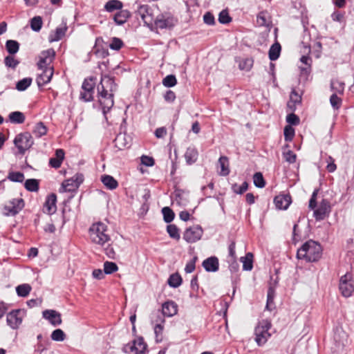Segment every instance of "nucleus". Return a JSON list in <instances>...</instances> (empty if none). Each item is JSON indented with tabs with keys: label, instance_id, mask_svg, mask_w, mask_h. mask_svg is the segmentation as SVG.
Wrapping results in <instances>:
<instances>
[{
	"label": "nucleus",
	"instance_id": "f257e3e1",
	"mask_svg": "<svg viewBox=\"0 0 354 354\" xmlns=\"http://www.w3.org/2000/svg\"><path fill=\"white\" fill-rule=\"evenodd\" d=\"M118 85L113 77L102 75L100 84L97 86L98 102L105 116L114 105V93Z\"/></svg>",
	"mask_w": 354,
	"mask_h": 354
},
{
	"label": "nucleus",
	"instance_id": "f03ea898",
	"mask_svg": "<svg viewBox=\"0 0 354 354\" xmlns=\"http://www.w3.org/2000/svg\"><path fill=\"white\" fill-rule=\"evenodd\" d=\"M322 254L321 245L315 241L309 240L297 250V257L307 262H315L321 258Z\"/></svg>",
	"mask_w": 354,
	"mask_h": 354
},
{
	"label": "nucleus",
	"instance_id": "7ed1b4c3",
	"mask_svg": "<svg viewBox=\"0 0 354 354\" xmlns=\"http://www.w3.org/2000/svg\"><path fill=\"white\" fill-rule=\"evenodd\" d=\"M107 232V225L101 221L93 223L88 230L91 241L100 245H104L111 240Z\"/></svg>",
	"mask_w": 354,
	"mask_h": 354
},
{
	"label": "nucleus",
	"instance_id": "20e7f679",
	"mask_svg": "<svg viewBox=\"0 0 354 354\" xmlns=\"http://www.w3.org/2000/svg\"><path fill=\"white\" fill-rule=\"evenodd\" d=\"M178 24V19L169 12H163L159 13L154 18L153 21L151 30H172Z\"/></svg>",
	"mask_w": 354,
	"mask_h": 354
},
{
	"label": "nucleus",
	"instance_id": "39448f33",
	"mask_svg": "<svg viewBox=\"0 0 354 354\" xmlns=\"http://www.w3.org/2000/svg\"><path fill=\"white\" fill-rule=\"evenodd\" d=\"M97 78L93 76L85 78L82 84V91L80 94V100L89 102L94 100L95 88Z\"/></svg>",
	"mask_w": 354,
	"mask_h": 354
},
{
	"label": "nucleus",
	"instance_id": "423d86ee",
	"mask_svg": "<svg viewBox=\"0 0 354 354\" xmlns=\"http://www.w3.org/2000/svg\"><path fill=\"white\" fill-rule=\"evenodd\" d=\"M271 322L268 319L261 321L256 326L254 339L258 346H261L265 344L268 338L271 336V334L268 331L271 328Z\"/></svg>",
	"mask_w": 354,
	"mask_h": 354
},
{
	"label": "nucleus",
	"instance_id": "0eeeda50",
	"mask_svg": "<svg viewBox=\"0 0 354 354\" xmlns=\"http://www.w3.org/2000/svg\"><path fill=\"white\" fill-rule=\"evenodd\" d=\"M14 144L18 149L19 153L24 155L26 151L33 145V140L30 133L24 132L19 133L15 137Z\"/></svg>",
	"mask_w": 354,
	"mask_h": 354
},
{
	"label": "nucleus",
	"instance_id": "6e6552de",
	"mask_svg": "<svg viewBox=\"0 0 354 354\" xmlns=\"http://www.w3.org/2000/svg\"><path fill=\"white\" fill-rule=\"evenodd\" d=\"M203 234V230L199 225L187 227L183 232V238L188 243H196L199 241Z\"/></svg>",
	"mask_w": 354,
	"mask_h": 354
},
{
	"label": "nucleus",
	"instance_id": "1a4fd4ad",
	"mask_svg": "<svg viewBox=\"0 0 354 354\" xmlns=\"http://www.w3.org/2000/svg\"><path fill=\"white\" fill-rule=\"evenodd\" d=\"M136 14L141 17L147 27L151 28L155 17L152 8L149 5H140L136 11Z\"/></svg>",
	"mask_w": 354,
	"mask_h": 354
},
{
	"label": "nucleus",
	"instance_id": "9d476101",
	"mask_svg": "<svg viewBox=\"0 0 354 354\" xmlns=\"http://www.w3.org/2000/svg\"><path fill=\"white\" fill-rule=\"evenodd\" d=\"M25 313L22 309H15L7 314V324L12 329H17L21 324Z\"/></svg>",
	"mask_w": 354,
	"mask_h": 354
},
{
	"label": "nucleus",
	"instance_id": "9b49d317",
	"mask_svg": "<svg viewBox=\"0 0 354 354\" xmlns=\"http://www.w3.org/2000/svg\"><path fill=\"white\" fill-rule=\"evenodd\" d=\"M25 203L23 198H13L9 204L4 207V214L7 216L17 215L24 207Z\"/></svg>",
	"mask_w": 354,
	"mask_h": 354
},
{
	"label": "nucleus",
	"instance_id": "f8f14e48",
	"mask_svg": "<svg viewBox=\"0 0 354 354\" xmlns=\"http://www.w3.org/2000/svg\"><path fill=\"white\" fill-rule=\"evenodd\" d=\"M339 290L345 297H350L354 291V286L351 282V274L346 273L340 278Z\"/></svg>",
	"mask_w": 354,
	"mask_h": 354
},
{
	"label": "nucleus",
	"instance_id": "ddd939ff",
	"mask_svg": "<svg viewBox=\"0 0 354 354\" xmlns=\"http://www.w3.org/2000/svg\"><path fill=\"white\" fill-rule=\"evenodd\" d=\"M113 142L115 147L119 150H122L124 148H129L131 147L132 143V138L126 133H119L116 136Z\"/></svg>",
	"mask_w": 354,
	"mask_h": 354
},
{
	"label": "nucleus",
	"instance_id": "4468645a",
	"mask_svg": "<svg viewBox=\"0 0 354 354\" xmlns=\"http://www.w3.org/2000/svg\"><path fill=\"white\" fill-rule=\"evenodd\" d=\"M41 73L38 74L36 78V82L39 88L42 87L45 84L49 83L53 75V68H47L46 69H41Z\"/></svg>",
	"mask_w": 354,
	"mask_h": 354
},
{
	"label": "nucleus",
	"instance_id": "2eb2a0df",
	"mask_svg": "<svg viewBox=\"0 0 354 354\" xmlns=\"http://www.w3.org/2000/svg\"><path fill=\"white\" fill-rule=\"evenodd\" d=\"M56 203L57 195L54 193L48 195L44 204V212L48 215L55 213L57 210Z\"/></svg>",
	"mask_w": 354,
	"mask_h": 354
},
{
	"label": "nucleus",
	"instance_id": "dca6fc26",
	"mask_svg": "<svg viewBox=\"0 0 354 354\" xmlns=\"http://www.w3.org/2000/svg\"><path fill=\"white\" fill-rule=\"evenodd\" d=\"M330 211V206L329 202L326 199H323L317 209L314 211V216L317 221L323 220Z\"/></svg>",
	"mask_w": 354,
	"mask_h": 354
},
{
	"label": "nucleus",
	"instance_id": "f3484780",
	"mask_svg": "<svg viewBox=\"0 0 354 354\" xmlns=\"http://www.w3.org/2000/svg\"><path fill=\"white\" fill-rule=\"evenodd\" d=\"M160 311L165 317H171L177 314L178 305L174 301H167L162 304V310Z\"/></svg>",
	"mask_w": 354,
	"mask_h": 354
},
{
	"label": "nucleus",
	"instance_id": "a211bd4d",
	"mask_svg": "<svg viewBox=\"0 0 354 354\" xmlns=\"http://www.w3.org/2000/svg\"><path fill=\"white\" fill-rule=\"evenodd\" d=\"M43 317L48 319L54 326L62 324L61 314L55 310H46L43 312Z\"/></svg>",
	"mask_w": 354,
	"mask_h": 354
},
{
	"label": "nucleus",
	"instance_id": "6ab92c4d",
	"mask_svg": "<svg viewBox=\"0 0 354 354\" xmlns=\"http://www.w3.org/2000/svg\"><path fill=\"white\" fill-rule=\"evenodd\" d=\"M275 206L279 209H286L291 203V197L288 194H279L274 199Z\"/></svg>",
	"mask_w": 354,
	"mask_h": 354
},
{
	"label": "nucleus",
	"instance_id": "aec40b11",
	"mask_svg": "<svg viewBox=\"0 0 354 354\" xmlns=\"http://www.w3.org/2000/svg\"><path fill=\"white\" fill-rule=\"evenodd\" d=\"M104 40L102 37H98L95 39V45L93 48V53L98 57L104 58L109 55L107 49L102 47Z\"/></svg>",
	"mask_w": 354,
	"mask_h": 354
},
{
	"label": "nucleus",
	"instance_id": "412c9836",
	"mask_svg": "<svg viewBox=\"0 0 354 354\" xmlns=\"http://www.w3.org/2000/svg\"><path fill=\"white\" fill-rule=\"evenodd\" d=\"M203 266L207 272H216L219 268L218 259L216 257H210L205 259Z\"/></svg>",
	"mask_w": 354,
	"mask_h": 354
},
{
	"label": "nucleus",
	"instance_id": "4be33fe9",
	"mask_svg": "<svg viewBox=\"0 0 354 354\" xmlns=\"http://www.w3.org/2000/svg\"><path fill=\"white\" fill-rule=\"evenodd\" d=\"M131 17V14L128 10L121 9L114 15L113 19L117 25L122 26Z\"/></svg>",
	"mask_w": 354,
	"mask_h": 354
},
{
	"label": "nucleus",
	"instance_id": "5701e85b",
	"mask_svg": "<svg viewBox=\"0 0 354 354\" xmlns=\"http://www.w3.org/2000/svg\"><path fill=\"white\" fill-rule=\"evenodd\" d=\"M64 156L65 152L63 149H57L55 151V157L50 158L49 160V165L55 169L59 168L64 159Z\"/></svg>",
	"mask_w": 354,
	"mask_h": 354
},
{
	"label": "nucleus",
	"instance_id": "b1692460",
	"mask_svg": "<svg viewBox=\"0 0 354 354\" xmlns=\"http://www.w3.org/2000/svg\"><path fill=\"white\" fill-rule=\"evenodd\" d=\"M217 168L220 169V171H218L219 175L226 176L229 174V159L227 156H222L219 158L217 162Z\"/></svg>",
	"mask_w": 354,
	"mask_h": 354
},
{
	"label": "nucleus",
	"instance_id": "393cba45",
	"mask_svg": "<svg viewBox=\"0 0 354 354\" xmlns=\"http://www.w3.org/2000/svg\"><path fill=\"white\" fill-rule=\"evenodd\" d=\"M66 30H67L66 26L56 28V29L50 34V35L48 37V41L50 42H55V41H59L65 35Z\"/></svg>",
	"mask_w": 354,
	"mask_h": 354
},
{
	"label": "nucleus",
	"instance_id": "a878e982",
	"mask_svg": "<svg viewBox=\"0 0 354 354\" xmlns=\"http://www.w3.org/2000/svg\"><path fill=\"white\" fill-rule=\"evenodd\" d=\"M101 181L109 189L113 190L118 187V181L110 175H104L101 177Z\"/></svg>",
	"mask_w": 354,
	"mask_h": 354
},
{
	"label": "nucleus",
	"instance_id": "bb28decb",
	"mask_svg": "<svg viewBox=\"0 0 354 354\" xmlns=\"http://www.w3.org/2000/svg\"><path fill=\"white\" fill-rule=\"evenodd\" d=\"M198 151L194 147H188L185 153V158L187 165H192L198 159Z\"/></svg>",
	"mask_w": 354,
	"mask_h": 354
},
{
	"label": "nucleus",
	"instance_id": "cd10ccee",
	"mask_svg": "<svg viewBox=\"0 0 354 354\" xmlns=\"http://www.w3.org/2000/svg\"><path fill=\"white\" fill-rule=\"evenodd\" d=\"M123 3L119 0H110L107 1L104 5V10L106 12H112L115 10H120L122 8Z\"/></svg>",
	"mask_w": 354,
	"mask_h": 354
},
{
	"label": "nucleus",
	"instance_id": "c85d7f7f",
	"mask_svg": "<svg viewBox=\"0 0 354 354\" xmlns=\"http://www.w3.org/2000/svg\"><path fill=\"white\" fill-rule=\"evenodd\" d=\"M25 189L30 192H37L39 189V180L35 178L27 179L24 183Z\"/></svg>",
	"mask_w": 354,
	"mask_h": 354
},
{
	"label": "nucleus",
	"instance_id": "c756f323",
	"mask_svg": "<svg viewBox=\"0 0 354 354\" xmlns=\"http://www.w3.org/2000/svg\"><path fill=\"white\" fill-rule=\"evenodd\" d=\"M165 316L160 310H157L151 314V322L152 325H165Z\"/></svg>",
	"mask_w": 354,
	"mask_h": 354
},
{
	"label": "nucleus",
	"instance_id": "7c9ffc66",
	"mask_svg": "<svg viewBox=\"0 0 354 354\" xmlns=\"http://www.w3.org/2000/svg\"><path fill=\"white\" fill-rule=\"evenodd\" d=\"M10 122L13 124H22L26 120L24 114L21 111H13L11 112L8 115Z\"/></svg>",
	"mask_w": 354,
	"mask_h": 354
},
{
	"label": "nucleus",
	"instance_id": "2f4dec72",
	"mask_svg": "<svg viewBox=\"0 0 354 354\" xmlns=\"http://www.w3.org/2000/svg\"><path fill=\"white\" fill-rule=\"evenodd\" d=\"M275 297V290L274 288L272 286H270L268 290V294H267V303H266V309L271 311L272 309L274 308V298Z\"/></svg>",
	"mask_w": 354,
	"mask_h": 354
},
{
	"label": "nucleus",
	"instance_id": "473e14b6",
	"mask_svg": "<svg viewBox=\"0 0 354 354\" xmlns=\"http://www.w3.org/2000/svg\"><path fill=\"white\" fill-rule=\"evenodd\" d=\"M167 232L168 233L170 238L179 241L180 239V230L174 224H169L167 226Z\"/></svg>",
	"mask_w": 354,
	"mask_h": 354
},
{
	"label": "nucleus",
	"instance_id": "72a5a7b5",
	"mask_svg": "<svg viewBox=\"0 0 354 354\" xmlns=\"http://www.w3.org/2000/svg\"><path fill=\"white\" fill-rule=\"evenodd\" d=\"M280 52H281V45L278 42H276L274 44H272L271 46V47L270 48V50L268 52L270 59L272 61H274V60L277 59L279 57Z\"/></svg>",
	"mask_w": 354,
	"mask_h": 354
},
{
	"label": "nucleus",
	"instance_id": "f704fd0d",
	"mask_svg": "<svg viewBox=\"0 0 354 354\" xmlns=\"http://www.w3.org/2000/svg\"><path fill=\"white\" fill-rule=\"evenodd\" d=\"M330 88L333 93H336L337 95H343L344 91V83L337 80H332Z\"/></svg>",
	"mask_w": 354,
	"mask_h": 354
},
{
	"label": "nucleus",
	"instance_id": "c9c22d12",
	"mask_svg": "<svg viewBox=\"0 0 354 354\" xmlns=\"http://www.w3.org/2000/svg\"><path fill=\"white\" fill-rule=\"evenodd\" d=\"M6 48L9 54L14 55L19 51V44L16 40H7L6 42Z\"/></svg>",
	"mask_w": 354,
	"mask_h": 354
},
{
	"label": "nucleus",
	"instance_id": "e433bc0d",
	"mask_svg": "<svg viewBox=\"0 0 354 354\" xmlns=\"http://www.w3.org/2000/svg\"><path fill=\"white\" fill-rule=\"evenodd\" d=\"M183 279L178 273H174L170 275L168 279V284L171 288H178L182 283Z\"/></svg>",
	"mask_w": 354,
	"mask_h": 354
},
{
	"label": "nucleus",
	"instance_id": "4c0bfd02",
	"mask_svg": "<svg viewBox=\"0 0 354 354\" xmlns=\"http://www.w3.org/2000/svg\"><path fill=\"white\" fill-rule=\"evenodd\" d=\"M31 286L28 283L19 285L16 288V292L19 297H26L31 291Z\"/></svg>",
	"mask_w": 354,
	"mask_h": 354
},
{
	"label": "nucleus",
	"instance_id": "58836bf2",
	"mask_svg": "<svg viewBox=\"0 0 354 354\" xmlns=\"http://www.w3.org/2000/svg\"><path fill=\"white\" fill-rule=\"evenodd\" d=\"M47 127L42 122H39L35 124V127L33 130V133L37 138H41L44 136L47 133Z\"/></svg>",
	"mask_w": 354,
	"mask_h": 354
},
{
	"label": "nucleus",
	"instance_id": "ea45409f",
	"mask_svg": "<svg viewBox=\"0 0 354 354\" xmlns=\"http://www.w3.org/2000/svg\"><path fill=\"white\" fill-rule=\"evenodd\" d=\"M31 29L35 32H39L42 27L43 21L40 16H35L30 21Z\"/></svg>",
	"mask_w": 354,
	"mask_h": 354
},
{
	"label": "nucleus",
	"instance_id": "a19ab883",
	"mask_svg": "<svg viewBox=\"0 0 354 354\" xmlns=\"http://www.w3.org/2000/svg\"><path fill=\"white\" fill-rule=\"evenodd\" d=\"M163 220L167 223H170L175 217L174 211L169 207H165L162 209Z\"/></svg>",
	"mask_w": 354,
	"mask_h": 354
},
{
	"label": "nucleus",
	"instance_id": "79ce46f5",
	"mask_svg": "<svg viewBox=\"0 0 354 354\" xmlns=\"http://www.w3.org/2000/svg\"><path fill=\"white\" fill-rule=\"evenodd\" d=\"M7 178L15 183H22L24 180V174L21 171H10Z\"/></svg>",
	"mask_w": 354,
	"mask_h": 354
},
{
	"label": "nucleus",
	"instance_id": "37998d69",
	"mask_svg": "<svg viewBox=\"0 0 354 354\" xmlns=\"http://www.w3.org/2000/svg\"><path fill=\"white\" fill-rule=\"evenodd\" d=\"M32 83V78L25 77L17 82L16 88L19 91H24L27 89Z\"/></svg>",
	"mask_w": 354,
	"mask_h": 354
},
{
	"label": "nucleus",
	"instance_id": "c03bdc74",
	"mask_svg": "<svg viewBox=\"0 0 354 354\" xmlns=\"http://www.w3.org/2000/svg\"><path fill=\"white\" fill-rule=\"evenodd\" d=\"M75 183L73 182V179L69 178L66 180H64L62 184V187L64 192H73L76 191L78 187H75Z\"/></svg>",
	"mask_w": 354,
	"mask_h": 354
},
{
	"label": "nucleus",
	"instance_id": "a18cd8bd",
	"mask_svg": "<svg viewBox=\"0 0 354 354\" xmlns=\"http://www.w3.org/2000/svg\"><path fill=\"white\" fill-rule=\"evenodd\" d=\"M118 270L117 264L112 261H105L104 263V272L106 274H111Z\"/></svg>",
	"mask_w": 354,
	"mask_h": 354
},
{
	"label": "nucleus",
	"instance_id": "49530a36",
	"mask_svg": "<svg viewBox=\"0 0 354 354\" xmlns=\"http://www.w3.org/2000/svg\"><path fill=\"white\" fill-rule=\"evenodd\" d=\"M66 334L62 329H55L51 333L50 337L53 341L62 342L66 339Z\"/></svg>",
	"mask_w": 354,
	"mask_h": 354
},
{
	"label": "nucleus",
	"instance_id": "de8ad7c7",
	"mask_svg": "<svg viewBox=\"0 0 354 354\" xmlns=\"http://www.w3.org/2000/svg\"><path fill=\"white\" fill-rule=\"evenodd\" d=\"M257 21L259 26H268L270 23L269 15L266 12H261L257 16Z\"/></svg>",
	"mask_w": 354,
	"mask_h": 354
},
{
	"label": "nucleus",
	"instance_id": "09e8293b",
	"mask_svg": "<svg viewBox=\"0 0 354 354\" xmlns=\"http://www.w3.org/2000/svg\"><path fill=\"white\" fill-rule=\"evenodd\" d=\"M177 84V80L174 75H168L162 80V84L165 87L170 88Z\"/></svg>",
	"mask_w": 354,
	"mask_h": 354
},
{
	"label": "nucleus",
	"instance_id": "8fccbe9b",
	"mask_svg": "<svg viewBox=\"0 0 354 354\" xmlns=\"http://www.w3.org/2000/svg\"><path fill=\"white\" fill-rule=\"evenodd\" d=\"M342 100L341 97L337 95L336 93H333L330 97V103L334 109H339L342 105Z\"/></svg>",
	"mask_w": 354,
	"mask_h": 354
},
{
	"label": "nucleus",
	"instance_id": "3c124183",
	"mask_svg": "<svg viewBox=\"0 0 354 354\" xmlns=\"http://www.w3.org/2000/svg\"><path fill=\"white\" fill-rule=\"evenodd\" d=\"M253 181L254 185L259 188L264 187L266 185V182L261 172H257L256 174H254V175L253 176Z\"/></svg>",
	"mask_w": 354,
	"mask_h": 354
},
{
	"label": "nucleus",
	"instance_id": "603ef678",
	"mask_svg": "<svg viewBox=\"0 0 354 354\" xmlns=\"http://www.w3.org/2000/svg\"><path fill=\"white\" fill-rule=\"evenodd\" d=\"M254 255L252 252L245 254V271H250L253 268Z\"/></svg>",
	"mask_w": 354,
	"mask_h": 354
},
{
	"label": "nucleus",
	"instance_id": "864d4df0",
	"mask_svg": "<svg viewBox=\"0 0 354 354\" xmlns=\"http://www.w3.org/2000/svg\"><path fill=\"white\" fill-rule=\"evenodd\" d=\"M124 46V43L122 40L118 37H113L111 39V42L109 44V48L111 50H119Z\"/></svg>",
	"mask_w": 354,
	"mask_h": 354
},
{
	"label": "nucleus",
	"instance_id": "5fc2aeb1",
	"mask_svg": "<svg viewBox=\"0 0 354 354\" xmlns=\"http://www.w3.org/2000/svg\"><path fill=\"white\" fill-rule=\"evenodd\" d=\"M232 21L227 10H223L218 15V21L222 24H227Z\"/></svg>",
	"mask_w": 354,
	"mask_h": 354
},
{
	"label": "nucleus",
	"instance_id": "6e6d98bb",
	"mask_svg": "<svg viewBox=\"0 0 354 354\" xmlns=\"http://www.w3.org/2000/svg\"><path fill=\"white\" fill-rule=\"evenodd\" d=\"M4 64L6 66L15 69L19 64V62L15 59L14 57L8 55L5 57Z\"/></svg>",
	"mask_w": 354,
	"mask_h": 354
},
{
	"label": "nucleus",
	"instance_id": "4d7b16f0",
	"mask_svg": "<svg viewBox=\"0 0 354 354\" xmlns=\"http://www.w3.org/2000/svg\"><path fill=\"white\" fill-rule=\"evenodd\" d=\"M236 259V252H235V241L232 239L229 241L228 245V257L227 259Z\"/></svg>",
	"mask_w": 354,
	"mask_h": 354
},
{
	"label": "nucleus",
	"instance_id": "13d9d810",
	"mask_svg": "<svg viewBox=\"0 0 354 354\" xmlns=\"http://www.w3.org/2000/svg\"><path fill=\"white\" fill-rule=\"evenodd\" d=\"M138 348L136 347V344L133 342L131 344H127L124 347V351L125 353L129 354H142L141 352H139Z\"/></svg>",
	"mask_w": 354,
	"mask_h": 354
},
{
	"label": "nucleus",
	"instance_id": "bf43d9fd",
	"mask_svg": "<svg viewBox=\"0 0 354 354\" xmlns=\"http://www.w3.org/2000/svg\"><path fill=\"white\" fill-rule=\"evenodd\" d=\"M164 329V325H153L154 333L156 335V342H160L162 339V332Z\"/></svg>",
	"mask_w": 354,
	"mask_h": 354
},
{
	"label": "nucleus",
	"instance_id": "052dcab7",
	"mask_svg": "<svg viewBox=\"0 0 354 354\" xmlns=\"http://www.w3.org/2000/svg\"><path fill=\"white\" fill-rule=\"evenodd\" d=\"M41 56L52 62L53 59L55 57V52L53 48H49L44 50L41 53Z\"/></svg>",
	"mask_w": 354,
	"mask_h": 354
},
{
	"label": "nucleus",
	"instance_id": "680f3d73",
	"mask_svg": "<svg viewBox=\"0 0 354 354\" xmlns=\"http://www.w3.org/2000/svg\"><path fill=\"white\" fill-rule=\"evenodd\" d=\"M135 344H136V347L138 348V351L144 353L145 350L147 349V344L144 341L143 337H139L138 339L134 340L133 342Z\"/></svg>",
	"mask_w": 354,
	"mask_h": 354
},
{
	"label": "nucleus",
	"instance_id": "e2e57ef3",
	"mask_svg": "<svg viewBox=\"0 0 354 354\" xmlns=\"http://www.w3.org/2000/svg\"><path fill=\"white\" fill-rule=\"evenodd\" d=\"M141 163L146 167H152L155 164V160L153 157L142 155L140 158Z\"/></svg>",
	"mask_w": 354,
	"mask_h": 354
},
{
	"label": "nucleus",
	"instance_id": "0e129e2a",
	"mask_svg": "<svg viewBox=\"0 0 354 354\" xmlns=\"http://www.w3.org/2000/svg\"><path fill=\"white\" fill-rule=\"evenodd\" d=\"M50 63L51 62H49V60H48L41 56L37 65L38 69H46L47 68H53V66H51L50 65Z\"/></svg>",
	"mask_w": 354,
	"mask_h": 354
},
{
	"label": "nucleus",
	"instance_id": "69168bd1",
	"mask_svg": "<svg viewBox=\"0 0 354 354\" xmlns=\"http://www.w3.org/2000/svg\"><path fill=\"white\" fill-rule=\"evenodd\" d=\"M203 21H204L205 24H206L209 26H212L215 24L214 16L210 12H207L203 15Z\"/></svg>",
	"mask_w": 354,
	"mask_h": 354
},
{
	"label": "nucleus",
	"instance_id": "338daca9",
	"mask_svg": "<svg viewBox=\"0 0 354 354\" xmlns=\"http://www.w3.org/2000/svg\"><path fill=\"white\" fill-rule=\"evenodd\" d=\"M295 136V130L290 126H286L284 129V137L286 140H291Z\"/></svg>",
	"mask_w": 354,
	"mask_h": 354
},
{
	"label": "nucleus",
	"instance_id": "774afa93",
	"mask_svg": "<svg viewBox=\"0 0 354 354\" xmlns=\"http://www.w3.org/2000/svg\"><path fill=\"white\" fill-rule=\"evenodd\" d=\"M286 121L290 124L297 125L299 123V118L297 115L292 113L287 115Z\"/></svg>",
	"mask_w": 354,
	"mask_h": 354
}]
</instances>
